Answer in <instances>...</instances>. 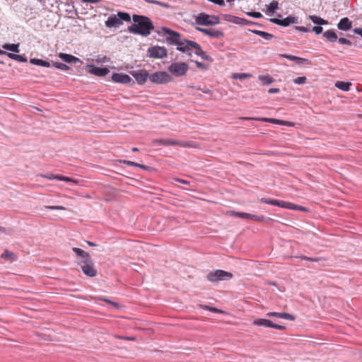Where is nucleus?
<instances>
[{
	"instance_id": "obj_1",
	"label": "nucleus",
	"mask_w": 362,
	"mask_h": 362,
	"mask_svg": "<svg viewBox=\"0 0 362 362\" xmlns=\"http://www.w3.org/2000/svg\"><path fill=\"white\" fill-rule=\"evenodd\" d=\"M132 21L134 23L128 27V30L131 33L148 36L154 29L151 20L147 16L134 14Z\"/></svg>"
},
{
	"instance_id": "obj_2",
	"label": "nucleus",
	"mask_w": 362,
	"mask_h": 362,
	"mask_svg": "<svg viewBox=\"0 0 362 362\" xmlns=\"http://www.w3.org/2000/svg\"><path fill=\"white\" fill-rule=\"evenodd\" d=\"M158 35H168L166 37V42L170 45H177V49L182 52H188V42L189 40H187L182 37V35L168 28L163 27L161 30L158 31Z\"/></svg>"
},
{
	"instance_id": "obj_3",
	"label": "nucleus",
	"mask_w": 362,
	"mask_h": 362,
	"mask_svg": "<svg viewBox=\"0 0 362 362\" xmlns=\"http://www.w3.org/2000/svg\"><path fill=\"white\" fill-rule=\"evenodd\" d=\"M130 21L131 16L129 13L127 12H118L117 15H110L105 23L107 28H116L122 25L123 21L129 22Z\"/></svg>"
},
{
	"instance_id": "obj_4",
	"label": "nucleus",
	"mask_w": 362,
	"mask_h": 362,
	"mask_svg": "<svg viewBox=\"0 0 362 362\" xmlns=\"http://www.w3.org/2000/svg\"><path fill=\"white\" fill-rule=\"evenodd\" d=\"M154 144L162 146H178L182 148H197L198 145L194 141H181L173 139H158L153 141Z\"/></svg>"
},
{
	"instance_id": "obj_5",
	"label": "nucleus",
	"mask_w": 362,
	"mask_h": 362,
	"mask_svg": "<svg viewBox=\"0 0 362 362\" xmlns=\"http://www.w3.org/2000/svg\"><path fill=\"white\" fill-rule=\"evenodd\" d=\"M232 273L221 269L211 271L206 275V279L211 282H218L220 281L229 280L232 279Z\"/></svg>"
},
{
	"instance_id": "obj_6",
	"label": "nucleus",
	"mask_w": 362,
	"mask_h": 362,
	"mask_svg": "<svg viewBox=\"0 0 362 362\" xmlns=\"http://www.w3.org/2000/svg\"><path fill=\"white\" fill-rule=\"evenodd\" d=\"M219 21L218 16L204 13H201L196 17V23L201 25H215L218 24Z\"/></svg>"
},
{
	"instance_id": "obj_7",
	"label": "nucleus",
	"mask_w": 362,
	"mask_h": 362,
	"mask_svg": "<svg viewBox=\"0 0 362 362\" xmlns=\"http://www.w3.org/2000/svg\"><path fill=\"white\" fill-rule=\"evenodd\" d=\"M188 52H186L189 56L192 55L191 51L194 49V54L200 57L202 59L212 62L213 59L207 53L202 49L201 46L194 41H189L188 42Z\"/></svg>"
},
{
	"instance_id": "obj_8",
	"label": "nucleus",
	"mask_w": 362,
	"mask_h": 362,
	"mask_svg": "<svg viewBox=\"0 0 362 362\" xmlns=\"http://www.w3.org/2000/svg\"><path fill=\"white\" fill-rule=\"evenodd\" d=\"M188 69L189 66L185 62L172 63L168 68L169 72L177 77L185 76Z\"/></svg>"
},
{
	"instance_id": "obj_9",
	"label": "nucleus",
	"mask_w": 362,
	"mask_h": 362,
	"mask_svg": "<svg viewBox=\"0 0 362 362\" xmlns=\"http://www.w3.org/2000/svg\"><path fill=\"white\" fill-rule=\"evenodd\" d=\"M151 82L163 84L167 83L172 81V77L166 71H157L149 76Z\"/></svg>"
},
{
	"instance_id": "obj_10",
	"label": "nucleus",
	"mask_w": 362,
	"mask_h": 362,
	"mask_svg": "<svg viewBox=\"0 0 362 362\" xmlns=\"http://www.w3.org/2000/svg\"><path fill=\"white\" fill-rule=\"evenodd\" d=\"M83 265L81 266L83 272L88 276L93 277L97 274V271L94 268V264L91 259H83Z\"/></svg>"
},
{
	"instance_id": "obj_11",
	"label": "nucleus",
	"mask_w": 362,
	"mask_h": 362,
	"mask_svg": "<svg viewBox=\"0 0 362 362\" xmlns=\"http://www.w3.org/2000/svg\"><path fill=\"white\" fill-rule=\"evenodd\" d=\"M252 324L256 326H262L265 327L274 328L279 330H284L286 327L281 325L276 324L267 319H257Z\"/></svg>"
},
{
	"instance_id": "obj_12",
	"label": "nucleus",
	"mask_w": 362,
	"mask_h": 362,
	"mask_svg": "<svg viewBox=\"0 0 362 362\" xmlns=\"http://www.w3.org/2000/svg\"><path fill=\"white\" fill-rule=\"evenodd\" d=\"M150 57L163 59L167 56V49L164 47L153 46L148 49Z\"/></svg>"
},
{
	"instance_id": "obj_13",
	"label": "nucleus",
	"mask_w": 362,
	"mask_h": 362,
	"mask_svg": "<svg viewBox=\"0 0 362 362\" xmlns=\"http://www.w3.org/2000/svg\"><path fill=\"white\" fill-rule=\"evenodd\" d=\"M86 70L88 73L98 76H105L107 75L110 72V70L107 67H98L92 64H89L87 66Z\"/></svg>"
},
{
	"instance_id": "obj_14",
	"label": "nucleus",
	"mask_w": 362,
	"mask_h": 362,
	"mask_svg": "<svg viewBox=\"0 0 362 362\" xmlns=\"http://www.w3.org/2000/svg\"><path fill=\"white\" fill-rule=\"evenodd\" d=\"M261 202L263 203L269 204V205L277 206L281 208L288 209H289V207L291 206V202H285V201H282V200L270 199V198H266V197L262 198Z\"/></svg>"
},
{
	"instance_id": "obj_15",
	"label": "nucleus",
	"mask_w": 362,
	"mask_h": 362,
	"mask_svg": "<svg viewBox=\"0 0 362 362\" xmlns=\"http://www.w3.org/2000/svg\"><path fill=\"white\" fill-rule=\"evenodd\" d=\"M197 30L199 32L216 39H220L223 37L224 33L219 30H216L214 28H197Z\"/></svg>"
},
{
	"instance_id": "obj_16",
	"label": "nucleus",
	"mask_w": 362,
	"mask_h": 362,
	"mask_svg": "<svg viewBox=\"0 0 362 362\" xmlns=\"http://www.w3.org/2000/svg\"><path fill=\"white\" fill-rule=\"evenodd\" d=\"M131 74L134 76L137 83L140 85L144 84L147 81V78H149L150 76L148 75V71L146 70L134 71L131 72Z\"/></svg>"
},
{
	"instance_id": "obj_17",
	"label": "nucleus",
	"mask_w": 362,
	"mask_h": 362,
	"mask_svg": "<svg viewBox=\"0 0 362 362\" xmlns=\"http://www.w3.org/2000/svg\"><path fill=\"white\" fill-rule=\"evenodd\" d=\"M112 80L115 83L122 84H127L131 81L134 83V81L129 75L123 73H114L112 75Z\"/></svg>"
},
{
	"instance_id": "obj_18",
	"label": "nucleus",
	"mask_w": 362,
	"mask_h": 362,
	"mask_svg": "<svg viewBox=\"0 0 362 362\" xmlns=\"http://www.w3.org/2000/svg\"><path fill=\"white\" fill-rule=\"evenodd\" d=\"M256 119L259 120V121L267 122H270L272 124L285 125V126H288V127H293L294 125V124L291 122L281 120V119H278L262 117V118H259V119Z\"/></svg>"
},
{
	"instance_id": "obj_19",
	"label": "nucleus",
	"mask_w": 362,
	"mask_h": 362,
	"mask_svg": "<svg viewBox=\"0 0 362 362\" xmlns=\"http://www.w3.org/2000/svg\"><path fill=\"white\" fill-rule=\"evenodd\" d=\"M267 316L275 317L288 320H291V321L295 320V317L293 315H291L287 313L269 312V313H267Z\"/></svg>"
},
{
	"instance_id": "obj_20",
	"label": "nucleus",
	"mask_w": 362,
	"mask_h": 362,
	"mask_svg": "<svg viewBox=\"0 0 362 362\" xmlns=\"http://www.w3.org/2000/svg\"><path fill=\"white\" fill-rule=\"evenodd\" d=\"M352 27V22L347 18H341L337 24L338 29L344 31L349 30Z\"/></svg>"
},
{
	"instance_id": "obj_21",
	"label": "nucleus",
	"mask_w": 362,
	"mask_h": 362,
	"mask_svg": "<svg viewBox=\"0 0 362 362\" xmlns=\"http://www.w3.org/2000/svg\"><path fill=\"white\" fill-rule=\"evenodd\" d=\"M59 57L66 63H76L80 62L78 58L66 53H59Z\"/></svg>"
},
{
	"instance_id": "obj_22",
	"label": "nucleus",
	"mask_w": 362,
	"mask_h": 362,
	"mask_svg": "<svg viewBox=\"0 0 362 362\" xmlns=\"http://www.w3.org/2000/svg\"><path fill=\"white\" fill-rule=\"evenodd\" d=\"M323 37L329 42L337 41L338 37L334 30H328L323 33Z\"/></svg>"
},
{
	"instance_id": "obj_23",
	"label": "nucleus",
	"mask_w": 362,
	"mask_h": 362,
	"mask_svg": "<svg viewBox=\"0 0 362 362\" xmlns=\"http://www.w3.org/2000/svg\"><path fill=\"white\" fill-rule=\"evenodd\" d=\"M41 176L47 178L48 180H57L65 181V182L71 181V178H70L69 177H66V176H62V175H54L52 174H48V175H41Z\"/></svg>"
},
{
	"instance_id": "obj_24",
	"label": "nucleus",
	"mask_w": 362,
	"mask_h": 362,
	"mask_svg": "<svg viewBox=\"0 0 362 362\" xmlns=\"http://www.w3.org/2000/svg\"><path fill=\"white\" fill-rule=\"evenodd\" d=\"M293 23H297V18L293 16H288L281 21V26L284 27L288 26Z\"/></svg>"
},
{
	"instance_id": "obj_25",
	"label": "nucleus",
	"mask_w": 362,
	"mask_h": 362,
	"mask_svg": "<svg viewBox=\"0 0 362 362\" xmlns=\"http://www.w3.org/2000/svg\"><path fill=\"white\" fill-rule=\"evenodd\" d=\"M30 63L32 64H34V65L44 66V67H49L52 66L49 62L45 61V60H42L40 59H36V58L30 59Z\"/></svg>"
},
{
	"instance_id": "obj_26",
	"label": "nucleus",
	"mask_w": 362,
	"mask_h": 362,
	"mask_svg": "<svg viewBox=\"0 0 362 362\" xmlns=\"http://www.w3.org/2000/svg\"><path fill=\"white\" fill-rule=\"evenodd\" d=\"M229 213L232 216H236L238 218H245V219H252L253 214H252L245 213V212H238V211H230Z\"/></svg>"
},
{
	"instance_id": "obj_27",
	"label": "nucleus",
	"mask_w": 362,
	"mask_h": 362,
	"mask_svg": "<svg viewBox=\"0 0 362 362\" xmlns=\"http://www.w3.org/2000/svg\"><path fill=\"white\" fill-rule=\"evenodd\" d=\"M309 19L314 23L318 25H327L328 24L327 21L317 16H309Z\"/></svg>"
},
{
	"instance_id": "obj_28",
	"label": "nucleus",
	"mask_w": 362,
	"mask_h": 362,
	"mask_svg": "<svg viewBox=\"0 0 362 362\" xmlns=\"http://www.w3.org/2000/svg\"><path fill=\"white\" fill-rule=\"evenodd\" d=\"M351 86V83L350 82L338 81L335 83V86L343 91H348L350 89Z\"/></svg>"
},
{
	"instance_id": "obj_29",
	"label": "nucleus",
	"mask_w": 362,
	"mask_h": 362,
	"mask_svg": "<svg viewBox=\"0 0 362 362\" xmlns=\"http://www.w3.org/2000/svg\"><path fill=\"white\" fill-rule=\"evenodd\" d=\"M72 250L75 252L77 257L83 258V259H90L89 254L80 248L73 247Z\"/></svg>"
},
{
	"instance_id": "obj_30",
	"label": "nucleus",
	"mask_w": 362,
	"mask_h": 362,
	"mask_svg": "<svg viewBox=\"0 0 362 362\" xmlns=\"http://www.w3.org/2000/svg\"><path fill=\"white\" fill-rule=\"evenodd\" d=\"M6 55L8 58L16 60L19 62H26L27 58L23 55L16 54L14 53L7 52Z\"/></svg>"
},
{
	"instance_id": "obj_31",
	"label": "nucleus",
	"mask_w": 362,
	"mask_h": 362,
	"mask_svg": "<svg viewBox=\"0 0 362 362\" xmlns=\"http://www.w3.org/2000/svg\"><path fill=\"white\" fill-rule=\"evenodd\" d=\"M2 47L6 50H8L15 53H18L20 52L19 44H4Z\"/></svg>"
},
{
	"instance_id": "obj_32",
	"label": "nucleus",
	"mask_w": 362,
	"mask_h": 362,
	"mask_svg": "<svg viewBox=\"0 0 362 362\" xmlns=\"http://www.w3.org/2000/svg\"><path fill=\"white\" fill-rule=\"evenodd\" d=\"M252 32L267 40H270L274 37L273 35H272L269 33L264 32V31H262V30H252Z\"/></svg>"
},
{
	"instance_id": "obj_33",
	"label": "nucleus",
	"mask_w": 362,
	"mask_h": 362,
	"mask_svg": "<svg viewBox=\"0 0 362 362\" xmlns=\"http://www.w3.org/2000/svg\"><path fill=\"white\" fill-rule=\"evenodd\" d=\"M227 21L233 23L235 24H238V25L254 24V23L250 21H248V20H246L244 18H241L239 17L234 18V21L227 20Z\"/></svg>"
},
{
	"instance_id": "obj_34",
	"label": "nucleus",
	"mask_w": 362,
	"mask_h": 362,
	"mask_svg": "<svg viewBox=\"0 0 362 362\" xmlns=\"http://www.w3.org/2000/svg\"><path fill=\"white\" fill-rule=\"evenodd\" d=\"M1 257L6 260H16V255L7 250H6L1 255Z\"/></svg>"
},
{
	"instance_id": "obj_35",
	"label": "nucleus",
	"mask_w": 362,
	"mask_h": 362,
	"mask_svg": "<svg viewBox=\"0 0 362 362\" xmlns=\"http://www.w3.org/2000/svg\"><path fill=\"white\" fill-rule=\"evenodd\" d=\"M267 6V11L270 13H274L276 10L279 9V3L277 1H272L269 3Z\"/></svg>"
},
{
	"instance_id": "obj_36",
	"label": "nucleus",
	"mask_w": 362,
	"mask_h": 362,
	"mask_svg": "<svg viewBox=\"0 0 362 362\" xmlns=\"http://www.w3.org/2000/svg\"><path fill=\"white\" fill-rule=\"evenodd\" d=\"M122 163L124 164H126L127 165H129V166H134V167H138V168H142V169H147V166L146 165H141V164H139V163H135V162H133V161H130V160H123Z\"/></svg>"
},
{
	"instance_id": "obj_37",
	"label": "nucleus",
	"mask_w": 362,
	"mask_h": 362,
	"mask_svg": "<svg viewBox=\"0 0 362 362\" xmlns=\"http://www.w3.org/2000/svg\"><path fill=\"white\" fill-rule=\"evenodd\" d=\"M52 66H54L56 69L62 70V71H67L69 69V67L63 63L61 62H52Z\"/></svg>"
},
{
	"instance_id": "obj_38",
	"label": "nucleus",
	"mask_w": 362,
	"mask_h": 362,
	"mask_svg": "<svg viewBox=\"0 0 362 362\" xmlns=\"http://www.w3.org/2000/svg\"><path fill=\"white\" fill-rule=\"evenodd\" d=\"M295 257L296 258H299L301 260H307V261H310V262H319L321 259V258H319V257L313 258V257H309L304 256V255L298 256V257Z\"/></svg>"
},
{
	"instance_id": "obj_39",
	"label": "nucleus",
	"mask_w": 362,
	"mask_h": 362,
	"mask_svg": "<svg viewBox=\"0 0 362 362\" xmlns=\"http://www.w3.org/2000/svg\"><path fill=\"white\" fill-rule=\"evenodd\" d=\"M291 206L289 207V209L300 211H307V209L303 206L297 205L293 203H291Z\"/></svg>"
},
{
	"instance_id": "obj_40",
	"label": "nucleus",
	"mask_w": 362,
	"mask_h": 362,
	"mask_svg": "<svg viewBox=\"0 0 362 362\" xmlns=\"http://www.w3.org/2000/svg\"><path fill=\"white\" fill-rule=\"evenodd\" d=\"M201 307L204 310H208L214 313H222L223 311L214 307H209L206 305H202Z\"/></svg>"
},
{
	"instance_id": "obj_41",
	"label": "nucleus",
	"mask_w": 362,
	"mask_h": 362,
	"mask_svg": "<svg viewBox=\"0 0 362 362\" xmlns=\"http://www.w3.org/2000/svg\"><path fill=\"white\" fill-rule=\"evenodd\" d=\"M250 76V74H245V73H242V74L237 73V74H233V78H235V79L243 80V79L248 78Z\"/></svg>"
},
{
	"instance_id": "obj_42",
	"label": "nucleus",
	"mask_w": 362,
	"mask_h": 362,
	"mask_svg": "<svg viewBox=\"0 0 362 362\" xmlns=\"http://www.w3.org/2000/svg\"><path fill=\"white\" fill-rule=\"evenodd\" d=\"M296 59L294 62H296L298 64H301L303 63H306L307 64H311V62L308 60V59L301 58L299 57H296Z\"/></svg>"
},
{
	"instance_id": "obj_43",
	"label": "nucleus",
	"mask_w": 362,
	"mask_h": 362,
	"mask_svg": "<svg viewBox=\"0 0 362 362\" xmlns=\"http://www.w3.org/2000/svg\"><path fill=\"white\" fill-rule=\"evenodd\" d=\"M259 78L264 84H271L274 81V79L270 76H260Z\"/></svg>"
},
{
	"instance_id": "obj_44",
	"label": "nucleus",
	"mask_w": 362,
	"mask_h": 362,
	"mask_svg": "<svg viewBox=\"0 0 362 362\" xmlns=\"http://www.w3.org/2000/svg\"><path fill=\"white\" fill-rule=\"evenodd\" d=\"M293 82L296 84H304L306 82V77L305 76L297 77L293 80Z\"/></svg>"
},
{
	"instance_id": "obj_45",
	"label": "nucleus",
	"mask_w": 362,
	"mask_h": 362,
	"mask_svg": "<svg viewBox=\"0 0 362 362\" xmlns=\"http://www.w3.org/2000/svg\"><path fill=\"white\" fill-rule=\"evenodd\" d=\"M247 15L255 18H260L262 17V14L260 12L257 11L247 12Z\"/></svg>"
},
{
	"instance_id": "obj_46",
	"label": "nucleus",
	"mask_w": 362,
	"mask_h": 362,
	"mask_svg": "<svg viewBox=\"0 0 362 362\" xmlns=\"http://www.w3.org/2000/svg\"><path fill=\"white\" fill-rule=\"evenodd\" d=\"M45 209L50 210H66V209L63 206H45Z\"/></svg>"
},
{
	"instance_id": "obj_47",
	"label": "nucleus",
	"mask_w": 362,
	"mask_h": 362,
	"mask_svg": "<svg viewBox=\"0 0 362 362\" xmlns=\"http://www.w3.org/2000/svg\"><path fill=\"white\" fill-rule=\"evenodd\" d=\"M337 41L339 43L341 44V45H348V46H351V42L346 38H344V37H340V38H338L337 39Z\"/></svg>"
},
{
	"instance_id": "obj_48",
	"label": "nucleus",
	"mask_w": 362,
	"mask_h": 362,
	"mask_svg": "<svg viewBox=\"0 0 362 362\" xmlns=\"http://www.w3.org/2000/svg\"><path fill=\"white\" fill-rule=\"evenodd\" d=\"M265 219H266V218L264 216H258V215H255V214L252 215V220H255L256 221L262 222V221H264Z\"/></svg>"
},
{
	"instance_id": "obj_49",
	"label": "nucleus",
	"mask_w": 362,
	"mask_h": 362,
	"mask_svg": "<svg viewBox=\"0 0 362 362\" xmlns=\"http://www.w3.org/2000/svg\"><path fill=\"white\" fill-rule=\"evenodd\" d=\"M312 30L315 32L317 35L321 34L322 33L323 28L320 25L314 26L312 28Z\"/></svg>"
},
{
	"instance_id": "obj_50",
	"label": "nucleus",
	"mask_w": 362,
	"mask_h": 362,
	"mask_svg": "<svg viewBox=\"0 0 362 362\" xmlns=\"http://www.w3.org/2000/svg\"><path fill=\"white\" fill-rule=\"evenodd\" d=\"M279 57H282V58H286L291 61H295L296 59H297L296 56H293V55H290V54H280Z\"/></svg>"
},
{
	"instance_id": "obj_51",
	"label": "nucleus",
	"mask_w": 362,
	"mask_h": 362,
	"mask_svg": "<svg viewBox=\"0 0 362 362\" xmlns=\"http://www.w3.org/2000/svg\"><path fill=\"white\" fill-rule=\"evenodd\" d=\"M110 61V58L107 57H98L97 59H96V62L98 63H106V62H108Z\"/></svg>"
},
{
	"instance_id": "obj_52",
	"label": "nucleus",
	"mask_w": 362,
	"mask_h": 362,
	"mask_svg": "<svg viewBox=\"0 0 362 362\" xmlns=\"http://www.w3.org/2000/svg\"><path fill=\"white\" fill-rule=\"evenodd\" d=\"M173 180L175 182H179V183H182V184H185V185H189L190 184L189 181L186 180H182V179H180V178H173Z\"/></svg>"
},
{
	"instance_id": "obj_53",
	"label": "nucleus",
	"mask_w": 362,
	"mask_h": 362,
	"mask_svg": "<svg viewBox=\"0 0 362 362\" xmlns=\"http://www.w3.org/2000/svg\"><path fill=\"white\" fill-rule=\"evenodd\" d=\"M151 4H157V5H159L163 8H168L169 7V5L166 3H163V2H161V1H150Z\"/></svg>"
},
{
	"instance_id": "obj_54",
	"label": "nucleus",
	"mask_w": 362,
	"mask_h": 362,
	"mask_svg": "<svg viewBox=\"0 0 362 362\" xmlns=\"http://www.w3.org/2000/svg\"><path fill=\"white\" fill-rule=\"evenodd\" d=\"M296 30L303 32V33H308L310 31V30L307 27H304V26H296Z\"/></svg>"
},
{
	"instance_id": "obj_55",
	"label": "nucleus",
	"mask_w": 362,
	"mask_h": 362,
	"mask_svg": "<svg viewBox=\"0 0 362 362\" xmlns=\"http://www.w3.org/2000/svg\"><path fill=\"white\" fill-rule=\"evenodd\" d=\"M210 2H212L215 4L219 5V6H224L225 2L224 0H208Z\"/></svg>"
},
{
	"instance_id": "obj_56",
	"label": "nucleus",
	"mask_w": 362,
	"mask_h": 362,
	"mask_svg": "<svg viewBox=\"0 0 362 362\" xmlns=\"http://www.w3.org/2000/svg\"><path fill=\"white\" fill-rule=\"evenodd\" d=\"M269 21L276 25H281V19L274 18H271Z\"/></svg>"
},
{
	"instance_id": "obj_57",
	"label": "nucleus",
	"mask_w": 362,
	"mask_h": 362,
	"mask_svg": "<svg viewBox=\"0 0 362 362\" xmlns=\"http://www.w3.org/2000/svg\"><path fill=\"white\" fill-rule=\"evenodd\" d=\"M279 91H280V90L276 88H271L268 90L269 93H271V94L277 93H279Z\"/></svg>"
},
{
	"instance_id": "obj_58",
	"label": "nucleus",
	"mask_w": 362,
	"mask_h": 362,
	"mask_svg": "<svg viewBox=\"0 0 362 362\" xmlns=\"http://www.w3.org/2000/svg\"><path fill=\"white\" fill-rule=\"evenodd\" d=\"M194 62H195L196 66L198 69H204V68H205V65L203 63L199 62L198 61H195Z\"/></svg>"
},
{
	"instance_id": "obj_59",
	"label": "nucleus",
	"mask_w": 362,
	"mask_h": 362,
	"mask_svg": "<svg viewBox=\"0 0 362 362\" xmlns=\"http://www.w3.org/2000/svg\"><path fill=\"white\" fill-rule=\"evenodd\" d=\"M354 33L359 35L362 37V28H356L354 30Z\"/></svg>"
},
{
	"instance_id": "obj_60",
	"label": "nucleus",
	"mask_w": 362,
	"mask_h": 362,
	"mask_svg": "<svg viewBox=\"0 0 362 362\" xmlns=\"http://www.w3.org/2000/svg\"><path fill=\"white\" fill-rule=\"evenodd\" d=\"M101 0H82L83 3H91V4H97L100 2Z\"/></svg>"
},
{
	"instance_id": "obj_61",
	"label": "nucleus",
	"mask_w": 362,
	"mask_h": 362,
	"mask_svg": "<svg viewBox=\"0 0 362 362\" xmlns=\"http://www.w3.org/2000/svg\"><path fill=\"white\" fill-rule=\"evenodd\" d=\"M102 299H103V300H105V301H106V302L112 304V305H113L114 306H115V307H118V304H117V303L112 302V301H110V300H107V299H106V298H102Z\"/></svg>"
},
{
	"instance_id": "obj_62",
	"label": "nucleus",
	"mask_w": 362,
	"mask_h": 362,
	"mask_svg": "<svg viewBox=\"0 0 362 362\" xmlns=\"http://www.w3.org/2000/svg\"><path fill=\"white\" fill-rule=\"evenodd\" d=\"M87 243L89 246H91V247H95L97 245L93 242H90V241H87Z\"/></svg>"
},
{
	"instance_id": "obj_63",
	"label": "nucleus",
	"mask_w": 362,
	"mask_h": 362,
	"mask_svg": "<svg viewBox=\"0 0 362 362\" xmlns=\"http://www.w3.org/2000/svg\"><path fill=\"white\" fill-rule=\"evenodd\" d=\"M122 339H127V340H134V337H121Z\"/></svg>"
},
{
	"instance_id": "obj_64",
	"label": "nucleus",
	"mask_w": 362,
	"mask_h": 362,
	"mask_svg": "<svg viewBox=\"0 0 362 362\" xmlns=\"http://www.w3.org/2000/svg\"><path fill=\"white\" fill-rule=\"evenodd\" d=\"M6 54H7L6 52L0 49V54H6Z\"/></svg>"
}]
</instances>
